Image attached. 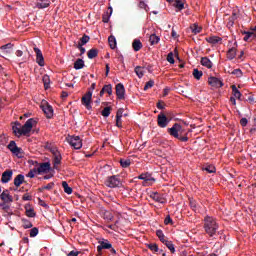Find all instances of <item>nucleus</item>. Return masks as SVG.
Wrapping results in <instances>:
<instances>
[{
	"label": "nucleus",
	"mask_w": 256,
	"mask_h": 256,
	"mask_svg": "<svg viewBox=\"0 0 256 256\" xmlns=\"http://www.w3.org/2000/svg\"><path fill=\"white\" fill-rule=\"evenodd\" d=\"M61 161H62L61 153L59 151H55L53 153V165L55 169L61 164Z\"/></svg>",
	"instance_id": "obj_18"
},
{
	"label": "nucleus",
	"mask_w": 256,
	"mask_h": 256,
	"mask_svg": "<svg viewBox=\"0 0 256 256\" xmlns=\"http://www.w3.org/2000/svg\"><path fill=\"white\" fill-rule=\"evenodd\" d=\"M101 115H102L104 118H109V116L111 115V108H110V107H105V108L102 110Z\"/></svg>",
	"instance_id": "obj_41"
},
{
	"label": "nucleus",
	"mask_w": 256,
	"mask_h": 256,
	"mask_svg": "<svg viewBox=\"0 0 256 256\" xmlns=\"http://www.w3.org/2000/svg\"><path fill=\"white\" fill-rule=\"evenodd\" d=\"M99 51L97 49H90L87 53L89 59H94L98 56Z\"/></svg>",
	"instance_id": "obj_33"
},
{
	"label": "nucleus",
	"mask_w": 256,
	"mask_h": 256,
	"mask_svg": "<svg viewBox=\"0 0 256 256\" xmlns=\"http://www.w3.org/2000/svg\"><path fill=\"white\" fill-rule=\"evenodd\" d=\"M103 91L105 93H108L109 95H113V86L111 84L104 85L103 86Z\"/></svg>",
	"instance_id": "obj_40"
},
{
	"label": "nucleus",
	"mask_w": 256,
	"mask_h": 256,
	"mask_svg": "<svg viewBox=\"0 0 256 256\" xmlns=\"http://www.w3.org/2000/svg\"><path fill=\"white\" fill-rule=\"evenodd\" d=\"M206 42H208L212 45L221 44L222 38L218 37V36H210V37L206 38Z\"/></svg>",
	"instance_id": "obj_20"
},
{
	"label": "nucleus",
	"mask_w": 256,
	"mask_h": 256,
	"mask_svg": "<svg viewBox=\"0 0 256 256\" xmlns=\"http://www.w3.org/2000/svg\"><path fill=\"white\" fill-rule=\"evenodd\" d=\"M205 170L208 173H215V171H216L214 166H206Z\"/></svg>",
	"instance_id": "obj_59"
},
{
	"label": "nucleus",
	"mask_w": 256,
	"mask_h": 256,
	"mask_svg": "<svg viewBox=\"0 0 256 256\" xmlns=\"http://www.w3.org/2000/svg\"><path fill=\"white\" fill-rule=\"evenodd\" d=\"M12 177H13V170L8 169L3 172L1 181H2V183L7 184L10 182Z\"/></svg>",
	"instance_id": "obj_16"
},
{
	"label": "nucleus",
	"mask_w": 256,
	"mask_h": 256,
	"mask_svg": "<svg viewBox=\"0 0 256 256\" xmlns=\"http://www.w3.org/2000/svg\"><path fill=\"white\" fill-rule=\"evenodd\" d=\"M156 235H157V237L160 239V241H161L163 244H164L166 241H168V240L165 239V235H164V233H163L162 230H157Z\"/></svg>",
	"instance_id": "obj_43"
},
{
	"label": "nucleus",
	"mask_w": 256,
	"mask_h": 256,
	"mask_svg": "<svg viewBox=\"0 0 256 256\" xmlns=\"http://www.w3.org/2000/svg\"><path fill=\"white\" fill-rule=\"evenodd\" d=\"M105 185L108 188H121L123 186V182L121 181V177L119 175L108 176L105 180Z\"/></svg>",
	"instance_id": "obj_3"
},
{
	"label": "nucleus",
	"mask_w": 256,
	"mask_h": 256,
	"mask_svg": "<svg viewBox=\"0 0 256 256\" xmlns=\"http://www.w3.org/2000/svg\"><path fill=\"white\" fill-rule=\"evenodd\" d=\"M49 80H50V78H49L48 75L43 76L42 81H43V83H44L45 89H48V88H49Z\"/></svg>",
	"instance_id": "obj_51"
},
{
	"label": "nucleus",
	"mask_w": 256,
	"mask_h": 256,
	"mask_svg": "<svg viewBox=\"0 0 256 256\" xmlns=\"http://www.w3.org/2000/svg\"><path fill=\"white\" fill-rule=\"evenodd\" d=\"M12 153L14 154V156H16L18 158H23V150H22V148H20L18 146L13 150Z\"/></svg>",
	"instance_id": "obj_37"
},
{
	"label": "nucleus",
	"mask_w": 256,
	"mask_h": 256,
	"mask_svg": "<svg viewBox=\"0 0 256 256\" xmlns=\"http://www.w3.org/2000/svg\"><path fill=\"white\" fill-rule=\"evenodd\" d=\"M148 248H149L151 251H154V252H158V251H159V248H158L157 244H149V245H148Z\"/></svg>",
	"instance_id": "obj_58"
},
{
	"label": "nucleus",
	"mask_w": 256,
	"mask_h": 256,
	"mask_svg": "<svg viewBox=\"0 0 256 256\" xmlns=\"http://www.w3.org/2000/svg\"><path fill=\"white\" fill-rule=\"evenodd\" d=\"M0 199L5 203L13 202V196H11L9 190H4L2 194H0Z\"/></svg>",
	"instance_id": "obj_17"
},
{
	"label": "nucleus",
	"mask_w": 256,
	"mask_h": 256,
	"mask_svg": "<svg viewBox=\"0 0 256 256\" xmlns=\"http://www.w3.org/2000/svg\"><path fill=\"white\" fill-rule=\"evenodd\" d=\"M24 208L26 209V216H28L29 218L36 217V213L33 208H30V204H26Z\"/></svg>",
	"instance_id": "obj_25"
},
{
	"label": "nucleus",
	"mask_w": 256,
	"mask_h": 256,
	"mask_svg": "<svg viewBox=\"0 0 256 256\" xmlns=\"http://www.w3.org/2000/svg\"><path fill=\"white\" fill-rule=\"evenodd\" d=\"M227 73L235 75L236 77L240 78L243 76V72L241 69H234L232 71H227Z\"/></svg>",
	"instance_id": "obj_38"
},
{
	"label": "nucleus",
	"mask_w": 256,
	"mask_h": 256,
	"mask_svg": "<svg viewBox=\"0 0 256 256\" xmlns=\"http://www.w3.org/2000/svg\"><path fill=\"white\" fill-rule=\"evenodd\" d=\"M51 170L50 162L40 163L37 167V174L48 173Z\"/></svg>",
	"instance_id": "obj_12"
},
{
	"label": "nucleus",
	"mask_w": 256,
	"mask_h": 256,
	"mask_svg": "<svg viewBox=\"0 0 256 256\" xmlns=\"http://www.w3.org/2000/svg\"><path fill=\"white\" fill-rule=\"evenodd\" d=\"M97 252L101 255L104 249H111L113 245L107 239H101L98 241Z\"/></svg>",
	"instance_id": "obj_8"
},
{
	"label": "nucleus",
	"mask_w": 256,
	"mask_h": 256,
	"mask_svg": "<svg viewBox=\"0 0 256 256\" xmlns=\"http://www.w3.org/2000/svg\"><path fill=\"white\" fill-rule=\"evenodd\" d=\"M37 124V120L29 118L24 125L18 124V126H12V131L17 137L26 136L28 137L33 129V126Z\"/></svg>",
	"instance_id": "obj_1"
},
{
	"label": "nucleus",
	"mask_w": 256,
	"mask_h": 256,
	"mask_svg": "<svg viewBox=\"0 0 256 256\" xmlns=\"http://www.w3.org/2000/svg\"><path fill=\"white\" fill-rule=\"evenodd\" d=\"M185 0H175L173 7L176 9V12H180L184 9Z\"/></svg>",
	"instance_id": "obj_23"
},
{
	"label": "nucleus",
	"mask_w": 256,
	"mask_h": 256,
	"mask_svg": "<svg viewBox=\"0 0 256 256\" xmlns=\"http://www.w3.org/2000/svg\"><path fill=\"white\" fill-rule=\"evenodd\" d=\"M22 200H24V201H31L32 200V196H30V194H24V196H22Z\"/></svg>",
	"instance_id": "obj_62"
},
{
	"label": "nucleus",
	"mask_w": 256,
	"mask_h": 256,
	"mask_svg": "<svg viewBox=\"0 0 256 256\" xmlns=\"http://www.w3.org/2000/svg\"><path fill=\"white\" fill-rule=\"evenodd\" d=\"M123 112H124L123 108L118 109L117 114H116V118L122 119L123 118Z\"/></svg>",
	"instance_id": "obj_61"
},
{
	"label": "nucleus",
	"mask_w": 256,
	"mask_h": 256,
	"mask_svg": "<svg viewBox=\"0 0 256 256\" xmlns=\"http://www.w3.org/2000/svg\"><path fill=\"white\" fill-rule=\"evenodd\" d=\"M25 182V176L23 174H18L14 177V186L20 187Z\"/></svg>",
	"instance_id": "obj_19"
},
{
	"label": "nucleus",
	"mask_w": 256,
	"mask_h": 256,
	"mask_svg": "<svg viewBox=\"0 0 256 256\" xmlns=\"http://www.w3.org/2000/svg\"><path fill=\"white\" fill-rule=\"evenodd\" d=\"M240 125L242 127H246L248 125V119L247 118H241L240 119Z\"/></svg>",
	"instance_id": "obj_60"
},
{
	"label": "nucleus",
	"mask_w": 256,
	"mask_h": 256,
	"mask_svg": "<svg viewBox=\"0 0 256 256\" xmlns=\"http://www.w3.org/2000/svg\"><path fill=\"white\" fill-rule=\"evenodd\" d=\"M11 202H1L0 206L3 210L7 211L9 210L10 206H8V204H10Z\"/></svg>",
	"instance_id": "obj_57"
},
{
	"label": "nucleus",
	"mask_w": 256,
	"mask_h": 256,
	"mask_svg": "<svg viewBox=\"0 0 256 256\" xmlns=\"http://www.w3.org/2000/svg\"><path fill=\"white\" fill-rule=\"evenodd\" d=\"M90 41V37L87 35H84L81 39H80V43H78V45H86L88 42Z\"/></svg>",
	"instance_id": "obj_48"
},
{
	"label": "nucleus",
	"mask_w": 256,
	"mask_h": 256,
	"mask_svg": "<svg viewBox=\"0 0 256 256\" xmlns=\"http://www.w3.org/2000/svg\"><path fill=\"white\" fill-rule=\"evenodd\" d=\"M36 174H38V169L33 168V169L29 170L28 174H26V177L34 178Z\"/></svg>",
	"instance_id": "obj_44"
},
{
	"label": "nucleus",
	"mask_w": 256,
	"mask_h": 256,
	"mask_svg": "<svg viewBox=\"0 0 256 256\" xmlns=\"http://www.w3.org/2000/svg\"><path fill=\"white\" fill-rule=\"evenodd\" d=\"M201 64H202L203 66H205L206 68H208V69L212 68V66H213V63H212L211 60H210L209 58H207V57L202 58Z\"/></svg>",
	"instance_id": "obj_30"
},
{
	"label": "nucleus",
	"mask_w": 256,
	"mask_h": 256,
	"mask_svg": "<svg viewBox=\"0 0 256 256\" xmlns=\"http://www.w3.org/2000/svg\"><path fill=\"white\" fill-rule=\"evenodd\" d=\"M208 84L214 87V89H220L224 85L223 81L217 77L208 78Z\"/></svg>",
	"instance_id": "obj_11"
},
{
	"label": "nucleus",
	"mask_w": 256,
	"mask_h": 256,
	"mask_svg": "<svg viewBox=\"0 0 256 256\" xmlns=\"http://www.w3.org/2000/svg\"><path fill=\"white\" fill-rule=\"evenodd\" d=\"M80 254V252L78 251H71L70 253H68L67 256H78Z\"/></svg>",
	"instance_id": "obj_64"
},
{
	"label": "nucleus",
	"mask_w": 256,
	"mask_h": 256,
	"mask_svg": "<svg viewBox=\"0 0 256 256\" xmlns=\"http://www.w3.org/2000/svg\"><path fill=\"white\" fill-rule=\"evenodd\" d=\"M116 96H117V99H120V100L125 99V86L122 83H118L116 85Z\"/></svg>",
	"instance_id": "obj_13"
},
{
	"label": "nucleus",
	"mask_w": 256,
	"mask_h": 256,
	"mask_svg": "<svg viewBox=\"0 0 256 256\" xmlns=\"http://www.w3.org/2000/svg\"><path fill=\"white\" fill-rule=\"evenodd\" d=\"M191 31L197 35L199 34L201 31H202V28L199 27L197 24H193L191 27H190Z\"/></svg>",
	"instance_id": "obj_42"
},
{
	"label": "nucleus",
	"mask_w": 256,
	"mask_h": 256,
	"mask_svg": "<svg viewBox=\"0 0 256 256\" xmlns=\"http://www.w3.org/2000/svg\"><path fill=\"white\" fill-rule=\"evenodd\" d=\"M132 47L135 52H138L143 47V45L139 39H135L132 43Z\"/></svg>",
	"instance_id": "obj_28"
},
{
	"label": "nucleus",
	"mask_w": 256,
	"mask_h": 256,
	"mask_svg": "<svg viewBox=\"0 0 256 256\" xmlns=\"http://www.w3.org/2000/svg\"><path fill=\"white\" fill-rule=\"evenodd\" d=\"M85 67V61L83 59H77L74 62V69L79 70Z\"/></svg>",
	"instance_id": "obj_29"
},
{
	"label": "nucleus",
	"mask_w": 256,
	"mask_h": 256,
	"mask_svg": "<svg viewBox=\"0 0 256 256\" xmlns=\"http://www.w3.org/2000/svg\"><path fill=\"white\" fill-rule=\"evenodd\" d=\"M22 223H23L24 229H29L33 227L32 223L29 220L23 219Z\"/></svg>",
	"instance_id": "obj_50"
},
{
	"label": "nucleus",
	"mask_w": 256,
	"mask_h": 256,
	"mask_svg": "<svg viewBox=\"0 0 256 256\" xmlns=\"http://www.w3.org/2000/svg\"><path fill=\"white\" fill-rule=\"evenodd\" d=\"M38 234H39L38 228H33V229L30 230L29 236H30L31 238H34V237H36Z\"/></svg>",
	"instance_id": "obj_53"
},
{
	"label": "nucleus",
	"mask_w": 256,
	"mask_h": 256,
	"mask_svg": "<svg viewBox=\"0 0 256 256\" xmlns=\"http://www.w3.org/2000/svg\"><path fill=\"white\" fill-rule=\"evenodd\" d=\"M167 61L170 63V64H174L175 63V60H174V55L172 52H170L167 56Z\"/></svg>",
	"instance_id": "obj_55"
},
{
	"label": "nucleus",
	"mask_w": 256,
	"mask_h": 256,
	"mask_svg": "<svg viewBox=\"0 0 256 256\" xmlns=\"http://www.w3.org/2000/svg\"><path fill=\"white\" fill-rule=\"evenodd\" d=\"M17 147V144L15 141H10V144H8V150H10V152H13V150Z\"/></svg>",
	"instance_id": "obj_54"
},
{
	"label": "nucleus",
	"mask_w": 256,
	"mask_h": 256,
	"mask_svg": "<svg viewBox=\"0 0 256 256\" xmlns=\"http://www.w3.org/2000/svg\"><path fill=\"white\" fill-rule=\"evenodd\" d=\"M54 186H55V183H54V182H49L48 184H46V185H44V186H41V188H39V191H40V192H43V191H45V190L50 191V190H52V189L54 188Z\"/></svg>",
	"instance_id": "obj_31"
},
{
	"label": "nucleus",
	"mask_w": 256,
	"mask_h": 256,
	"mask_svg": "<svg viewBox=\"0 0 256 256\" xmlns=\"http://www.w3.org/2000/svg\"><path fill=\"white\" fill-rule=\"evenodd\" d=\"M150 44L151 45H155L158 44L160 41V38L158 36H156L155 34H152L149 38Z\"/></svg>",
	"instance_id": "obj_39"
},
{
	"label": "nucleus",
	"mask_w": 256,
	"mask_h": 256,
	"mask_svg": "<svg viewBox=\"0 0 256 256\" xmlns=\"http://www.w3.org/2000/svg\"><path fill=\"white\" fill-rule=\"evenodd\" d=\"M204 229L208 236L214 237L219 230V224L215 218L206 216L204 219Z\"/></svg>",
	"instance_id": "obj_2"
},
{
	"label": "nucleus",
	"mask_w": 256,
	"mask_h": 256,
	"mask_svg": "<svg viewBox=\"0 0 256 256\" xmlns=\"http://www.w3.org/2000/svg\"><path fill=\"white\" fill-rule=\"evenodd\" d=\"M113 15V8L109 6L108 11L103 14L102 21L104 23H109V20L111 19V16Z\"/></svg>",
	"instance_id": "obj_21"
},
{
	"label": "nucleus",
	"mask_w": 256,
	"mask_h": 256,
	"mask_svg": "<svg viewBox=\"0 0 256 256\" xmlns=\"http://www.w3.org/2000/svg\"><path fill=\"white\" fill-rule=\"evenodd\" d=\"M93 91L89 90L83 97H82V105L86 107L87 110H92V101Z\"/></svg>",
	"instance_id": "obj_7"
},
{
	"label": "nucleus",
	"mask_w": 256,
	"mask_h": 256,
	"mask_svg": "<svg viewBox=\"0 0 256 256\" xmlns=\"http://www.w3.org/2000/svg\"><path fill=\"white\" fill-rule=\"evenodd\" d=\"M153 85H154L153 80L148 81L144 86V91H147V89H151V87H153Z\"/></svg>",
	"instance_id": "obj_56"
},
{
	"label": "nucleus",
	"mask_w": 256,
	"mask_h": 256,
	"mask_svg": "<svg viewBox=\"0 0 256 256\" xmlns=\"http://www.w3.org/2000/svg\"><path fill=\"white\" fill-rule=\"evenodd\" d=\"M226 56H227V59H229V60L234 59L236 57V49H234V48L229 49L227 51Z\"/></svg>",
	"instance_id": "obj_36"
},
{
	"label": "nucleus",
	"mask_w": 256,
	"mask_h": 256,
	"mask_svg": "<svg viewBox=\"0 0 256 256\" xmlns=\"http://www.w3.org/2000/svg\"><path fill=\"white\" fill-rule=\"evenodd\" d=\"M193 75L197 80H199L203 76V72L198 69H194Z\"/></svg>",
	"instance_id": "obj_52"
},
{
	"label": "nucleus",
	"mask_w": 256,
	"mask_h": 256,
	"mask_svg": "<svg viewBox=\"0 0 256 256\" xmlns=\"http://www.w3.org/2000/svg\"><path fill=\"white\" fill-rule=\"evenodd\" d=\"M150 198L153 199L155 202L160 203V204H165L166 200L163 196V194H159V192H151L150 193Z\"/></svg>",
	"instance_id": "obj_15"
},
{
	"label": "nucleus",
	"mask_w": 256,
	"mask_h": 256,
	"mask_svg": "<svg viewBox=\"0 0 256 256\" xmlns=\"http://www.w3.org/2000/svg\"><path fill=\"white\" fill-rule=\"evenodd\" d=\"M169 120L167 119L166 115L164 113H160L158 115V126L162 129L166 128L169 124Z\"/></svg>",
	"instance_id": "obj_14"
},
{
	"label": "nucleus",
	"mask_w": 256,
	"mask_h": 256,
	"mask_svg": "<svg viewBox=\"0 0 256 256\" xmlns=\"http://www.w3.org/2000/svg\"><path fill=\"white\" fill-rule=\"evenodd\" d=\"M108 43H109L111 49L117 48V39H115V36H110L108 38Z\"/></svg>",
	"instance_id": "obj_32"
},
{
	"label": "nucleus",
	"mask_w": 256,
	"mask_h": 256,
	"mask_svg": "<svg viewBox=\"0 0 256 256\" xmlns=\"http://www.w3.org/2000/svg\"><path fill=\"white\" fill-rule=\"evenodd\" d=\"M232 89V95L235 99H241L242 94L241 92L238 90V88L236 87V85H232L231 86Z\"/></svg>",
	"instance_id": "obj_26"
},
{
	"label": "nucleus",
	"mask_w": 256,
	"mask_h": 256,
	"mask_svg": "<svg viewBox=\"0 0 256 256\" xmlns=\"http://www.w3.org/2000/svg\"><path fill=\"white\" fill-rule=\"evenodd\" d=\"M138 179L143 180V186L145 187L152 186L156 181V179L149 172L140 174Z\"/></svg>",
	"instance_id": "obj_5"
},
{
	"label": "nucleus",
	"mask_w": 256,
	"mask_h": 256,
	"mask_svg": "<svg viewBox=\"0 0 256 256\" xmlns=\"http://www.w3.org/2000/svg\"><path fill=\"white\" fill-rule=\"evenodd\" d=\"M13 48V44L8 43L1 47V50L5 51L6 53H10V50Z\"/></svg>",
	"instance_id": "obj_49"
},
{
	"label": "nucleus",
	"mask_w": 256,
	"mask_h": 256,
	"mask_svg": "<svg viewBox=\"0 0 256 256\" xmlns=\"http://www.w3.org/2000/svg\"><path fill=\"white\" fill-rule=\"evenodd\" d=\"M66 141L75 150H80L83 147V141L80 136L68 135Z\"/></svg>",
	"instance_id": "obj_4"
},
{
	"label": "nucleus",
	"mask_w": 256,
	"mask_h": 256,
	"mask_svg": "<svg viewBox=\"0 0 256 256\" xmlns=\"http://www.w3.org/2000/svg\"><path fill=\"white\" fill-rule=\"evenodd\" d=\"M237 19V14L236 13H232L231 17L228 18L226 27L228 29H231L234 26V22Z\"/></svg>",
	"instance_id": "obj_24"
},
{
	"label": "nucleus",
	"mask_w": 256,
	"mask_h": 256,
	"mask_svg": "<svg viewBox=\"0 0 256 256\" xmlns=\"http://www.w3.org/2000/svg\"><path fill=\"white\" fill-rule=\"evenodd\" d=\"M120 165L122 168H128L130 166V159H120Z\"/></svg>",
	"instance_id": "obj_47"
},
{
	"label": "nucleus",
	"mask_w": 256,
	"mask_h": 256,
	"mask_svg": "<svg viewBox=\"0 0 256 256\" xmlns=\"http://www.w3.org/2000/svg\"><path fill=\"white\" fill-rule=\"evenodd\" d=\"M51 2L50 0H39L36 2V8L38 9H46L50 6Z\"/></svg>",
	"instance_id": "obj_22"
},
{
	"label": "nucleus",
	"mask_w": 256,
	"mask_h": 256,
	"mask_svg": "<svg viewBox=\"0 0 256 256\" xmlns=\"http://www.w3.org/2000/svg\"><path fill=\"white\" fill-rule=\"evenodd\" d=\"M40 107L47 119H52L54 117V109L47 101H43Z\"/></svg>",
	"instance_id": "obj_6"
},
{
	"label": "nucleus",
	"mask_w": 256,
	"mask_h": 256,
	"mask_svg": "<svg viewBox=\"0 0 256 256\" xmlns=\"http://www.w3.org/2000/svg\"><path fill=\"white\" fill-rule=\"evenodd\" d=\"M182 131V126L178 123H175L171 128H168V133L170 136L174 137L175 139L179 138V133Z\"/></svg>",
	"instance_id": "obj_9"
},
{
	"label": "nucleus",
	"mask_w": 256,
	"mask_h": 256,
	"mask_svg": "<svg viewBox=\"0 0 256 256\" xmlns=\"http://www.w3.org/2000/svg\"><path fill=\"white\" fill-rule=\"evenodd\" d=\"M140 9H144L146 12H149V6L144 2V0H141L138 4Z\"/></svg>",
	"instance_id": "obj_46"
},
{
	"label": "nucleus",
	"mask_w": 256,
	"mask_h": 256,
	"mask_svg": "<svg viewBox=\"0 0 256 256\" xmlns=\"http://www.w3.org/2000/svg\"><path fill=\"white\" fill-rule=\"evenodd\" d=\"M62 188L64 189V193L68 195L73 193V189L69 186L67 181H62Z\"/></svg>",
	"instance_id": "obj_27"
},
{
	"label": "nucleus",
	"mask_w": 256,
	"mask_h": 256,
	"mask_svg": "<svg viewBox=\"0 0 256 256\" xmlns=\"http://www.w3.org/2000/svg\"><path fill=\"white\" fill-rule=\"evenodd\" d=\"M35 54H36V63L40 66V67H43L45 66V60H44V56L42 54V51L35 47L33 48Z\"/></svg>",
	"instance_id": "obj_10"
},
{
	"label": "nucleus",
	"mask_w": 256,
	"mask_h": 256,
	"mask_svg": "<svg viewBox=\"0 0 256 256\" xmlns=\"http://www.w3.org/2000/svg\"><path fill=\"white\" fill-rule=\"evenodd\" d=\"M245 36L243 38V40L245 42H248L250 39H255L256 38V34L254 32H244Z\"/></svg>",
	"instance_id": "obj_34"
},
{
	"label": "nucleus",
	"mask_w": 256,
	"mask_h": 256,
	"mask_svg": "<svg viewBox=\"0 0 256 256\" xmlns=\"http://www.w3.org/2000/svg\"><path fill=\"white\" fill-rule=\"evenodd\" d=\"M167 246V248L174 254L176 252L175 247L173 245V243L171 241H166L165 243H163Z\"/></svg>",
	"instance_id": "obj_45"
},
{
	"label": "nucleus",
	"mask_w": 256,
	"mask_h": 256,
	"mask_svg": "<svg viewBox=\"0 0 256 256\" xmlns=\"http://www.w3.org/2000/svg\"><path fill=\"white\" fill-rule=\"evenodd\" d=\"M164 223H165V225H168V224H172L173 221H172V219H171L170 216H167L166 219H165V221H164Z\"/></svg>",
	"instance_id": "obj_63"
},
{
	"label": "nucleus",
	"mask_w": 256,
	"mask_h": 256,
	"mask_svg": "<svg viewBox=\"0 0 256 256\" xmlns=\"http://www.w3.org/2000/svg\"><path fill=\"white\" fill-rule=\"evenodd\" d=\"M134 71L139 78H142L144 76L145 69L143 67L137 66Z\"/></svg>",
	"instance_id": "obj_35"
}]
</instances>
